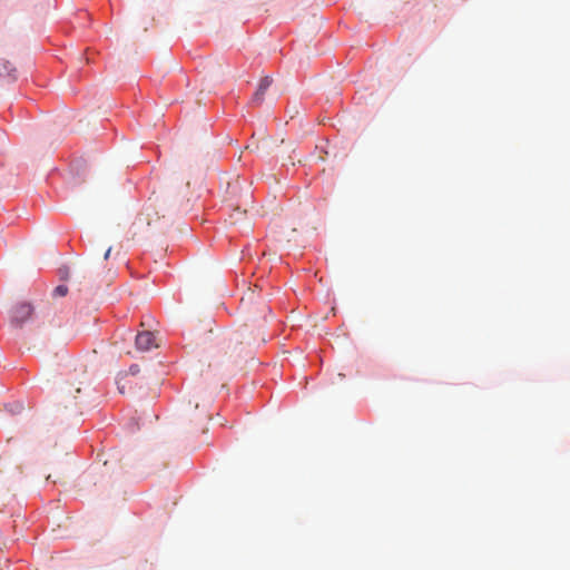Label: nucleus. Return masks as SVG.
Returning <instances> with one entry per match:
<instances>
[{"label": "nucleus", "mask_w": 570, "mask_h": 570, "mask_svg": "<svg viewBox=\"0 0 570 570\" xmlns=\"http://www.w3.org/2000/svg\"><path fill=\"white\" fill-rule=\"evenodd\" d=\"M33 308L28 303H20L17 304L11 314V323L17 326L21 327L26 321H28L32 315Z\"/></svg>", "instance_id": "1"}, {"label": "nucleus", "mask_w": 570, "mask_h": 570, "mask_svg": "<svg viewBox=\"0 0 570 570\" xmlns=\"http://www.w3.org/2000/svg\"><path fill=\"white\" fill-rule=\"evenodd\" d=\"M0 78L14 81L18 78V70L13 63L4 58H0Z\"/></svg>", "instance_id": "2"}, {"label": "nucleus", "mask_w": 570, "mask_h": 570, "mask_svg": "<svg viewBox=\"0 0 570 570\" xmlns=\"http://www.w3.org/2000/svg\"><path fill=\"white\" fill-rule=\"evenodd\" d=\"M136 346L140 351H149L151 347L157 346L154 334L149 331L137 334Z\"/></svg>", "instance_id": "3"}, {"label": "nucleus", "mask_w": 570, "mask_h": 570, "mask_svg": "<svg viewBox=\"0 0 570 570\" xmlns=\"http://www.w3.org/2000/svg\"><path fill=\"white\" fill-rule=\"evenodd\" d=\"M272 82H273V80L271 77H265L261 80L257 90L253 95V99H252L253 104H255V105L262 104L265 92L271 87Z\"/></svg>", "instance_id": "4"}, {"label": "nucleus", "mask_w": 570, "mask_h": 570, "mask_svg": "<svg viewBox=\"0 0 570 570\" xmlns=\"http://www.w3.org/2000/svg\"><path fill=\"white\" fill-rule=\"evenodd\" d=\"M67 292H68V287H67V286H65V285H59V286H57V287L55 288L53 294H55L56 296H60V297H61V296H65V295L67 294Z\"/></svg>", "instance_id": "5"}, {"label": "nucleus", "mask_w": 570, "mask_h": 570, "mask_svg": "<svg viewBox=\"0 0 570 570\" xmlns=\"http://www.w3.org/2000/svg\"><path fill=\"white\" fill-rule=\"evenodd\" d=\"M142 224L149 225L150 223H149V220H147L146 218H144V217H141V216H139V217L137 218V220L134 223V226H136V225H142Z\"/></svg>", "instance_id": "6"}, {"label": "nucleus", "mask_w": 570, "mask_h": 570, "mask_svg": "<svg viewBox=\"0 0 570 570\" xmlns=\"http://www.w3.org/2000/svg\"><path fill=\"white\" fill-rule=\"evenodd\" d=\"M139 371H140V368H139V366H138V365H131V366L129 367V373H130L131 375H136V374H138V373H139Z\"/></svg>", "instance_id": "7"}, {"label": "nucleus", "mask_w": 570, "mask_h": 570, "mask_svg": "<svg viewBox=\"0 0 570 570\" xmlns=\"http://www.w3.org/2000/svg\"><path fill=\"white\" fill-rule=\"evenodd\" d=\"M110 252H111V247H109L107 249V252L105 253V259H108L109 255H110Z\"/></svg>", "instance_id": "8"}]
</instances>
